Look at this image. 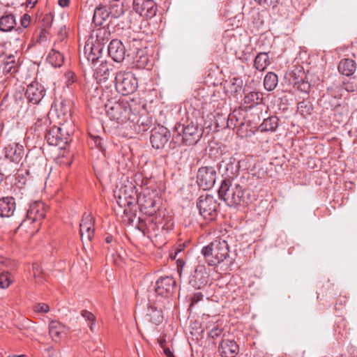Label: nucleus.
<instances>
[{
    "instance_id": "1",
    "label": "nucleus",
    "mask_w": 357,
    "mask_h": 357,
    "mask_svg": "<svg viewBox=\"0 0 357 357\" xmlns=\"http://www.w3.org/2000/svg\"><path fill=\"white\" fill-rule=\"evenodd\" d=\"M225 171L222 174L224 178L218 190L219 198L223 200L229 207L236 209L247 207L253 199L250 191L235 177L237 172L236 166L234 162H229L225 164Z\"/></svg>"
},
{
    "instance_id": "2",
    "label": "nucleus",
    "mask_w": 357,
    "mask_h": 357,
    "mask_svg": "<svg viewBox=\"0 0 357 357\" xmlns=\"http://www.w3.org/2000/svg\"><path fill=\"white\" fill-rule=\"evenodd\" d=\"M137 104V102H129L124 98H120L117 101H109L105 105L106 113L110 120L123 124L130 121Z\"/></svg>"
},
{
    "instance_id": "3",
    "label": "nucleus",
    "mask_w": 357,
    "mask_h": 357,
    "mask_svg": "<svg viewBox=\"0 0 357 357\" xmlns=\"http://www.w3.org/2000/svg\"><path fill=\"white\" fill-rule=\"evenodd\" d=\"M202 254L209 266H216L229 257V245L225 240L216 238L202 248Z\"/></svg>"
},
{
    "instance_id": "4",
    "label": "nucleus",
    "mask_w": 357,
    "mask_h": 357,
    "mask_svg": "<svg viewBox=\"0 0 357 357\" xmlns=\"http://www.w3.org/2000/svg\"><path fill=\"white\" fill-rule=\"evenodd\" d=\"M129 123L134 132L138 134H142L150 129L153 125V119L146 111L145 105L137 104L136 109L133 111Z\"/></svg>"
},
{
    "instance_id": "5",
    "label": "nucleus",
    "mask_w": 357,
    "mask_h": 357,
    "mask_svg": "<svg viewBox=\"0 0 357 357\" xmlns=\"http://www.w3.org/2000/svg\"><path fill=\"white\" fill-rule=\"evenodd\" d=\"M160 198L155 191H150L149 189H144L139 192L137 202L140 211L149 215H153L159 208Z\"/></svg>"
},
{
    "instance_id": "6",
    "label": "nucleus",
    "mask_w": 357,
    "mask_h": 357,
    "mask_svg": "<svg viewBox=\"0 0 357 357\" xmlns=\"http://www.w3.org/2000/svg\"><path fill=\"white\" fill-rule=\"evenodd\" d=\"M115 86L118 92L123 96L133 93L138 87V82L130 71H119L115 76Z\"/></svg>"
},
{
    "instance_id": "7",
    "label": "nucleus",
    "mask_w": 357,
    "mask_h": 357,
    "mask_svg": "<svg viewBox=\"0 0 357 357\" xmlns=\"http://www.w3.org/2000/svg\"><path fill=\"white\" fill-rule=\"evenodd\" d=\"M197 207L200 215L206 220H214L218 213L219 204L213 196L206 194L199 196Z\"/></svg>"
},
{
    "instance_id": "8",
    "label": "nucleus",
    "mask_w": 357,
    "mask_h": 357,
    "mask_svg": "<svg viewBox=\"0 0 357 357\" xmlns=\"http://www.w3.org/2000/svg\"><path fill=\"white\" fill-rule=\"evenodd\" d=\"M177 135L181 137V142L185 145H194L200 139L202 135L197 124L190 122L187 125L178 123L175 126Z\"/></svg>"
},
{
    "instance_id": "9",
    "label": "nucleus",
    "mask_w": 357,
    "mask_h": 357,
    "mask_svg": "<svg viewBox=\"0 0 357 357\" xmlns=\"http://www.w3.org/2000/svg\"><path fill=\"white\" fill-rule=\"evenodd\" d=\"M216 174V171L213 167H200L197 175V185L204 190L211 189L215 183Z\"/></svg>"
},
{
    "instance_id": "10",
    "label": "nucleus",
    "mask_w": 357,
    "mask_h": 357,
    "mask_svg": "<svg viewBox=\"0 0 357 357\" xmlns=\"http://www.w3.org/2000/svg\"><path fill=\"white\" fill-rule=\"evenodd\" d=\"M115 196L118 197L117 202L119 205L130 206L139 197V190L137 186L130 182L123 185L119 189L118 195Z\"/></svg>"
},
{
    "instance_id": "11",
    "label": "nucleus",
    "mask_w": 357,
    "mask_h": 357,
    "mask_svg": "<svg viewBox=\"0 0 357 357\" xmlns=\"http://www.w3.org/2000/svg\"><path fill=\"white\" fill-rule=\"evenodd\" d=\"M79 233L82 242H91L95 233V220L90 213H84L79 224Z\"/></svg>"
},
{
    "instance_id": "12",
    "label": "nucleus",
    "mask_w": 357,
    "mask_h": 357,
    "mask_svg": "<svg viewBox=\"0 0 357 357\" xmlns=\"http://www.w3.org/2000/svg\"><path fill=\"white\" fill-rule=\"evenodd\" d=\"M45 139L50 145L64 149L68 142L69 135L63 133L61 128L54 126L45 134Z\"/></svg>"
},
{
    "instance_id": "13",
    "label": "nucleus",
    "mask_w": 357,
    "mask_h": 357,
    "mask_svg": "<svg viewBox=\"0 0 357 357\" xmlns=\"http://www.w3.org/2000/svg\"><path fill=\"white\" fill-rule=\"evenodd\" d=\"M170 132L162 126H158L152 129L150 142L153 148L162 149L170 138Z\"/></svg>"
},
{
    "instance_id": "14",
    "label": "nucleus",
    "mask_w": 357,
    "mask_h": 357,
    "mask_svg": "<svg viewBox=\"0 0 357 357\" xmlns=\"http://www.w3.org/2000/svg\"><path fill=\"white\" fill-rule=\"evenodd\" d=\"M133 9L141 16L152 18L156 15L158 8L153 0H134Z\"/></svg>"
},
{
    "instance_id": "15",
    "label": "nucleus",
    "mask_w": 357,
    "mask_h": 357,
    "mask_svg": "<svg viewBox=\"0 0 357 357\" xmlns=\"http://www.w3.org/2000/svg\"><path fill=\"white\" fill-rule=\"evenodd\" d=\"M176 289V281L172 276L160 277L155 284V292L162 297H169Z\"/></svg>"
},
{
    "instance_id": "16",
    "label": "nucleus",
    "mask_w": 357,
    "mask_h": 357,
    "mask_svg": "<svg viewBox=\"0 0 357 357\" xmlns=\"http://www.w3.org/2000/svg\"><path fill=\"white\" fill-rule=\"evenodd\" d=\"M5 158L15 162V170H17L16 178H22L17 169V164L22 158L24 155V147L17 143H12L4 148ZM22 177L24 176L22 174Z\"/></svg>"
},
{
    "instance_id": "17",
    "label": "nucleus",
    "mask_w": 357,
    "mask_h": 357,
    "mask_svg": "<svg viewBox=\"0 0 357 357\" xmlns=\"http://www.w3.org/2000/svg\"><path fill=\"white\" fill-rule=\"evenodd\" d=\"M46 90L44 86L38 82H33L28 85L25 96L29 102L38 104L45 96Z\"/></svg>"
},
{
    "instance_id": "18",
    "label": "nucleus",
    "mask_w": 357,
    "mask_h": 357,
    "mask_svg": "<svg viewBox=\"0 0 357 357\" xmlns=\"http://www.w3.org/2000/svg\"><path fill=\"white\" fill-rule=\"evenodd\" d=\"M84 54L92 67H95L102 58V46L100 43L96 44L87 43L84 46Z\"/></svg>"
},
{
    "instance_id": "19",
    "label": "nucleus",
    "mask_w": 357,
    "mask_h": 357,
    "mask_svg": "<svg viewBox=\"0 0 357 357\" xmlns=\"http://www.w3.org/2000/svg\"><path fill=\"white\" fill-rule=\"evenodd\" d=\"M108 54L114 61H123L126 56V48L123 43L117 39L112 40L108 45Z\"/></svg>"
},
{
    "instance_id": "20",
    "label": "nucleus",
    "mask_w": 357,
    "mask_h": 357,
    "mask_svg": "<svg viewBox=\"0 0 357 357\" xmlns=\"http://www.w3.org/2000/svg\"><path fill=\"white\" fill-rule=\"evenodd\" d=\"M46 215V208L43 202H36L32 204L26 214V217L32 222L43 220Z\"/></svg>"
},
{
    "instance_id": "21",
    "label": "nucleus",
    "mask_w": 357,
    "mask_h": 357,
    "mask_svg": "<svg viewBox=\"0 0 357 357\" xmlns=\"http://www.w3.org/2000/svg\"><path fill=\"white\" fill-rule=\"evenodd\" d=\"M92 68L94 69L93 77L100 83L106 82L112 70V65L105 61H100L98 66Z\"/></svg>"
},
{
    "instance_id": "22",
    "label": "nucleus",
    "mask_w": 357,
    "mask_h": 357,
    "mask_svg": "<svg viewBox=\"0 0 357 357\" xmlns=\"http://www.w3.org/2000/svg\"><path fill=\"white\" fill-rule=\"evenodd\" d=\"M218 351L222 357H235L238 352V346L234 340L222 339Z\"/></svg>"
},
{
    "instance_id": "23",
    "label": "nucleus",
    "mask_w": 357,
    "mask_h": 357,
    "mask_svg": "<svg viewBox=\"0 0 357 357\" xmlns=\"http://www.w3.org/2000/svg\"><path fill=\"white\" fill-rule=\"evenodd\" d=\"M3 55H5V57L3 59V73L5 74H13L17 72L19 68L17 56L13 54H6L4 52H1V57Z\"/></svg>"
},
{
    "instance_id": "24",
    "label": "nucleus",
    "mask_w": 357,
    "mask_h": 357,
    "mask_svg": "<svg viewBox=\"0 0 357 357\" xmlns=\"http://www.w3.org/2000/svg\"><path fill=\"white\" fill-rule=\"evenodd\" d=\"M146 319L155 325H159L162 322L163 314L161 309H158L153 304L148 305L146 314Z\"/></svg>"
},
{
    "instance_id": "25",
    "label": "nucleus",
    "mask_w": 357,
    "mask_h": 357,
    "mask_svg": "<svg viewBox=\"0 0 357 357\" xmlns=\"http://www.w3.org/2000/svg\"><path fill=\"white\" fill-rule=\"evenodd\" d=\"M49 333L53 341L58 342L66 334V326L58 321H52L49 324Z\"/></svg>"
},
{
    "instance_id": "26",
    "label": "nucleus",
    "mask_w": 357,
    "mask_h": 357,
    "mask_svg": "<svg viewBox=\"0 0 357 357\" xmlns=\"http://www.w3.org/2000/svg\"><path fill=\"white\" fill-rule=\"evenodd\" d=\"M356 70V63L351 59H342L338 64L339 72L347 77L353 75Z\"/></svg>"
},
{
    "instance_id": "27",
    "label": "nucleus",
    "mask_w": 357,
    "mask_h": 357,
    "mask_svg": "<svg viewBox=\"0 0 357 357\" xmlns=\"http://www.w3.org/2000/svg\"><path fill=\"white\" fill-rule=\"evenodd\" d=\"M134 54V63L137 68H149L150 60L146 47L137 51Z\"/></svg>"
},
{
    "instance_id": "28",
    "label": "nucleus",
    "mask_w": 357,
    "mask_h": 357,
    "mask_svg": "<svg viewBox=\"0 0 357 357\" xmlns=\"http://www.w3.org/2000/svg\"><path fill=\"white\" fill-rule=\"evenodd\" d=\"M279 126V119L276 116H271L264 119L259 125V130L261 132H275Z\"/></svg>"
},
{
    "instance_id": "29",
    "label": "nucleus",
    "mask_w": 357,
    "mask_h": 357,
    "mask_svg": "<svg viewBox=\"0 0 357 357\" xmlns=\"http://www.w3.org/2000/svg\"><path fill=\"white\" fill-rule=\"evenodd\" d=\"M15 210V199L12 197L1 198V218L10 217Z\"/></svg>"
},
{
    "instance_id": "30",
    "label": "nucleus",
    "mask_w": 357,
    "mask_h": 357,
    "mask_svg": "<svg viewBox=\"0 0 357 357\" xmlns=\"http://www.w3.org/2000/svg\"><path fill=\"white\" fill-rule=\"evenodd\" d=\"M109 17L111 16L108 8L106 6H98L94 10L93 22L96 26H101Z\"/></svg>"
},
{
    "instance_id": "31",
    "label": "nucleus",
    "mask_w": 357,
    "mask_h": 357,
    "mask_svg": "<svg viewBox=\"0 0 357 357\" xmlns=\"http://www.w3.org/2000/svg\"><path fill=\"white\" fill-rule=\"evenodd\" d=\"M263 94L259 91H251L247 93L243 99L244 103L250 109L263 102Z\"/></svg>"
},
{
    "instance_id": "32",
    "label": "nucleus",
    "mask_w": 357,
    "mask_h": 357,
    "mask_svg": "<svg viewBox=\"0 0 357 357\" xmlns=\"http://www.w3.org/2000/svg\"><path fill=\"white\" fill-rule=\"evenodd\" d=\"M268 53L259 52L254 61V67L259 71H264L270 64Z\"/></svg>"
},
{
    "instance_id": "33",
    "label": "nucleus",
    "mask_w": 357,
    "mask_h": 357,
    "mask_svg": "<svg viewBox=\"0 0 357 357\" xmlns=\"http://www.w3.org/2000/svg\"><path fill=\"white\" fill-rule=\"evenodd\" d=\"M226 46L237 54L239 52L242 53L244 52L243 47H245V45L242 44L241 39L239 36L233 35L226 42Z\"/></svg>"
},
{
    "instance_id": "34",
    "label": "nucleus",
    "mask_w": 357,
    "mask_h": 357,
    "mask_svg": "<svg viewBox=\"0 0 357 357\" xmlns=\"http://www.w3.org/2000/svg\"><path fill=\"white\" fill-rule=\"evenodd\" d=\"M59 117L66 121L71 116V105L68 100H62L56 109Z\"/></svg>"
},
{
    "instance_id": "35",
    "label": "nucleus",
    "mask_w": 357,
    "mask_h": 357,
    "mask_svg": "<svg viewBox=\"0 0 357 357\" xmlns=\"http://www.w3.org/2000/svg\"><path fill=\"white\" fill-rule=\"evenodd\" d=\"M47 60L54 67H61L63 63V55L59 51L52 49L48 56Z\"/></svg>"
},
{
    "instance_id": "36",
    "label": "nucleus",
    "mask_w": 357,
    "mask_h": 357,
    "mask_svg": "<svg viewBox=\"0 0 357 357\" xmlns=\"http://www.w3.org/2000/svg\"><path fill=\"white\" fill-rule=\"evenodd\" d=\"M278 82V75L273 72H268L264 77V86L268 91H271L275 89Z\"/></svg>"
},
{
    "instance_id": "37",
    "label": "nucleus",
    "mask_w": 357,
    "mask_h": 357,
    "mask_svg": "<svg viewBox=\"0 0 357 357\" xmlns=\"http://www.w3.org/2000/svg\"><path fill=\"white\" fill-rule=\"evenodd\" d=\"M15 25V19L13 15L8 14L1 16V31H11Z\"/></svg>"
},
{
    "instance_id": "38",
    "label": "nucleus",
    "mask_w": 357,
    "mask_h": 357,
    "mask_svg": "<svg viewBox=\"0 0 357 357\" xmlns=\"http://www.w3.org/2000/svg\"><path fill=\"white\" fill-rule=\"evenodd\" d=\"M298 112L304 117L310 115L313 110L312 103L308 100H303L298 103Z\"/></svg>"
},
{
    "instance_id": "39",
    "label": "nucleus",
    "mask_w": 357,
    "mask_h": 357,
    "mask_svg": "<svg viewBox=\"0 0 357 357\" xmlns=\"http://www.w3.org/2000/svg\"><path fill=\"white\" fill-rule=\"evenodd\" d=\"M125 41L129 45V48L132 51L133 54H135V52L139 50L144 49L142 48V40L134 36H128V38L125 39Z\"/></svg>"
},
{
    "instance_id": "40",
    "label": "nucleus",
    "mask_w": 357,
    "mask_h": 357,
    "mask_svg": "<svg viewBox=\"0 0 357 357\" xmlns=\"http://www.w3.org/2000/svg\"><path fill=\"white\" fill-rule=\"evenodd\" d=\"M111 17L118 18L123 13V7L117 1H113L108 8Z\"/></svg>"
},
{
    "instance_id": "41",
    "label": "nucleus",
    "mask_w": 357,
    "mask_h": 357,
    "mask_svg": "<svg viewBox=\"0 0 357 357\" xmlns=\"http://www.w3.org/2000/svg\"><path fill=\"white\" fill-rule=\"evenodd\" d=\"M14 281L15 277L10 272L1 269V289L8 288Z\"/></svg>"
},
{
    "instance_id": "42",
    "label": "nucleus",
    "mask_w": 357,
    "mask_h": 357,
    "mask_svg": "<svg viewBox=\"0 0 357 357\" xmlns=\"http://www.w3.org/2000/svg\"><path fill=\"white\" fill-rule=\"evenodd\" d=\"M81 315L88 322V326L91 331H94V326L96 324V316L91 312L83 310L81 311Z\"/></svg>"
},
{
    "instance_id": "43",
    "label": "nucleus",
    "mask_w": 357,
    "mask_h": 357,
    "mask_svg": "<svg viewBox=\"0 0 357 357\" xmlns=\"http://www.w3.org/2000/svg\"><path fill=\"white\" fill-rule=\"evenodd\" d=\"M344 86L347 91L354 92L357 91V77L349 76L348 79L344 81Z\"/></svg>"
},
{
    "instance_id": "44",
    "label": "nucleus",
    "mask_w": 357,
    "mask_h": 357,
    "mask_svg": "<svg viewBox=\"0 0 357 357\" xmlns=\"http://www.w3.org/2000/svg\"><path fill=\"white\" fill-rule=\"evenodd\" d=\"M49 119L46 116L38 119L34 125L35 131H46Z\"/></svg>"
},
{
    "instance_id": "45",
    "label": "nucleus",
    "mask_w": 357,
    "mask_h": 357,
    "mask_svg": "<svg viewBox=\"0 0 357 357\" xmlns=\"http://www.w3.org/2000/svg\"><path fill=\"white\" fill-rule=\"evenodd\" d=\"M294 87L301 92L307 93L310 89V84L307 81L301 79L295 82Z\"/></svg>"
},
{
    "instance_id": "46",
    "label": "nucleus",
    "mask_w": 357,
    "mask_h": 357,
    "mask_svg": "<svg viewBox=\"0 0 357 357\" xmlns=\"http://www.w3.org/2000/svg\"><path fill=\"white\" fill-rule=\"evenodd\" d=\"M223 329L220 327L218 325H214L213 328L210 330L208 333V337L213 340H215L218 338H220L224 337L222 335Z\"/></svg>"
},
{
    "instance_id": "47",
    "label": "nucleus",
    "mask_w": 357,
    "mask_h": 357,
    "mask_svg": "<svg viewBox=\"0 0 357 357\" xmlns=\"http://www.w3.org/2000/svg\"><path fill=\"white\" fill-rule=\"evenodd\" d=\"M204 295L201 292H195L191 297V302L190 304V309H192L198 302L202 301Z\"/></svg>"
},
{
    "instance_id": "48",
    "label": "nucleus",
    "mask_w": 357,
    "mask_h": 357,
    "mask_svg": "<svg viewBox=\"0 0 357 357\" xmlns=\"http://www.w3.org/2000/svg\"><path fill=\"white\" fill-rule=\"evenodd\" d=\"M33 310L38 313H47L50 310L48 305L43 303H37L33 306Z\"/></svg>"
},
{
    "instance_id": "49",
    "label": "nucleus",
    "mask_w": 357,
    "mask_h": 357,
    "mask_svg": "<svg viewBox=\"0 0 357 357\" xmlns=\"http://www.w3.org/2000/svg\"><path fill=\"white\" fill-rule=\"evenodd\" d=\"M65 77L67 86H70L76 81L75 74L73 71H67L65 74Z\"/></svg>"
},
{
    "instance_id": "50",
    "label": "nucleus",
    "mask_w": 357,
    "mask_h": 357,
    "mask_svg": "<svg viewBox=\"0 0 357 357\" xmlns=\"http://www.w3.org/2000/svg\"><path fill=\"white\" fill-rule=\"evenodd\" d=\"M91 139L94 142V146L96 148H98L100 151L102 150V139L101 137H100L99 136L91 135Z\"/></svg>"
},
{
    "instance_id": "51",
    "label": "nucleus",
    "mask_w": 357,
    "mask_h": 357,
    "mask_svg": "<svg viewBox=\"0 0 357 357\" xmlns=\"http://www.w3.org/2000/svg\"><path fill=\"white\" fill-rule=\"evenodd\" d=\"M33 272L35 280H37L38 278H40V275H43L41 267L36 263L33 264Z\"/></svg>"
},
{
    "instance_id": "52",
    "label": "nucleus",
    "mask_w": 357,
    "mask_h": 357,
    "mask_svg": "<svg viewBox=\"0 0 357 357\" xmlns=\"http://www.w3.org/2000/svg\"><path fill=\"white\" fill-rule=\"evenodd\" d=\"M159 343L167 357H176L170 349L165 346V340H160Z\"/></svg>"
},
{
    "instance_id": "53",
    "label": "nucleus",
    "mask_w": 357,
    "mask_h": 357,
    "mask_svg": "<svg viewBox=\"0 0 357 357\" xmlns=\"http://www.w3.org/2000/svg\"><path fill=\"white\" fill-rule=\"evenodd\" d=\"M31 22V17L28 14H24L21 19V24L23 27L26 28Z\"/></svg>"
},
{
    "instance_id": "54",
    "label": "nucleus",
    "mask_w": 357,
    "mask_h": 357,
    "mask_svg": "<svg viewBox=\"0 0 357 357\" xmlns=\"http://www.w3.org/2000/svg\"><path fill=\"white\" fill-rule=\"evenodd\" d=\"M185 263L183 259L178 258L176 259L177 271L180 275H181V271H182L183 268L185 266Z\"/></svg>"
},
{
    "instance_id": "55",
    "label": "nucleus",
    "mask_w": 357,
    "mask_h": 357,
    "mask_svg": "<svg viewBox=\"0 0 357 357\" xmlns=\"http://www.w3.org/2000/svg\"><path fill=\"white\" fill-rule=\"evenodd\" d=\"M135 182L137 185H139V187L142 189V185L144 183V181L142 180V176L140 174H135Z\"/></svg>"
},
{
    "instance_id": "56",
    "label": "nucleus",
    "mask_w": 357,
    "mask_h": 357,
    "mask_svg": "<svg viewBox=\"0 0 357 357\" xmlns=\"http://www.w3.org/2000/svg\"><path fill=\"white\" fill-rule=\"evenodd\" d=\"M37 2L38 0H26V5L27 7H30L31 8H32L34 7Z\"/></svg>"
},
{
    "instance_id": "57",
    "label": "nucleus",
    "mask_w": 357,
    "mask_h": 357,
    "mask_svg": "<svg viewBox=\"0 0 357 357\" xmlns=\"http://www.w3.org/2000/svg\"><path fill=\"white\" fill-rule=\"evenodd\" d=\"M58 3L60 6L64 8L69 5L70 0H59Z\"/></svg>"
},
{
    "instance_id": "58",
    "label": "nucleus",
    "mask_w": 357,
    "mask_h": 357,
    "mask_svg": "<svg viewBox=\"0 0 357 357\" xmlns=\"http://www.w3.org/2000/svg\"><path fill=\"white\" fill-rule=\"evenodd\" d=\"M178 255V253L176 251V250H172L170 254H169V257L172 259L173 260H176V257H177V255Z\"/></svg>"
},
{
    "instance_id": "59",
    "label": "nucleus",
    "mask_w": 357,
    "mask_h": 357,
    "mask_svg": "<svg viewBox=\"0 0 357 357\" xmlns=\"http://www.w3.org/2000/svg\"><path fill=\"white\" fill-rule=\"evenodd\" d=\"M36 284H43L45 282L44 275H40V278H38L37 280H35Z\"/></svg>"
},
{
    "instance_id": "60",
    "label": "nucleus",
    "mask_w": 357,
    "mask_h": 357,
    "mask_svg": "<svg viewBox=\"0 0 357 357\" xmlns=\"http://www.w3.org/2000/svg\"><path fill=\"white\" fill-rule=\"evenodd\" d=\"M183 248H184L183 245H179L174 249V250H176L178 253H180L183 250Z\"/></svg>"
},
{
    "instance_id": "61",
    "label": "nucleus",
    "mask_w": 357,
    "mask_h": 357,
    "mask_svg": "<svg viewBox=\"0 0 357 357\" xmlns=\"http://www.w3.org/2000/svg\"><path fill=\"white\" fill-rule=\"evenodd\" d=\"M278 2H279V0H270L269 4H270V6H272L273 8H274L277 6Z\"/></svg>"
},
{
    "instance_id": "62",
    "label": "nucleus",
    "mask_w": 357,
    "mask_h": 357,
    "mask_svg": "<svg viewBox=\"0 0 357 357\" xmlns=\"http://www.w3.org/2000/svg\"><path fill=\"white\" fill-rule=\"evenodd\" d=\"M113 241V236H111V235H109L107 236L106 238H105V242L107 243H110L111 242H112Z\"/></svg>"
},
{
    "instance_id": "63",
    "label": "nucleus",
    "mask_w": 357,
    "mask_h": 357,
    "mask_svg": "<svg viewBox=\"0 0 357 357\" xmlns=\"http://www.w3.org/2000/svg\"><path fill=\"white\" fill-rule=\"evenodd\" d=\"M43 20H44V21H47V24H49L50 22L52 21V17L50 15H46Z\"/></svg>"
},
{
    "instance_id": "64",
    "label": "nucleus",
    "mask_w": 357,
    "mask_h": 357,
    "mask_svg": "<svg viewBox=\"0 0 357 357\" xmlns=\"http://www.w3.org/2000/svg\"><path fill=\"white\" fill-rule=\"evenodd\" d=\"M256 2H257L259 5H262L264 3H268V0H255Z\"/></svg>"
}]
</instances>
